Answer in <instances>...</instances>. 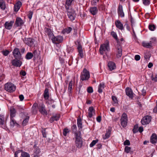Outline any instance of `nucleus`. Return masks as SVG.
Here are the masks:
<instances>
[{
    "mask_svg": "<svg viewBox=\"0 0 157 157\" xmlns=\"http://www.w3.org/2000/svg\"><path fill=\"white\" fill-rule=\"evenodd\" d=\"M131 148L127 146H125L124 148V151L127 153H129L130 152H131Z\"/></svg>",
    "mask_w": 157,
    "mask_h": 157,
    "instance_id": "a18cd8bd",
    "label": "nucleus"
},
{
    "mask_svg": "<svg viewBox=\"0 0 157 157\" xmlns=\"http://www.w3.org/2000/svg\"><path fill=\"white\" fill-rule=\"evenodd\" d=\"M74 0H67L66 1L65 7L67 10L72 9L71 4Z\"/></svg>",
    "mask_w": 157,
    "mask_h": 157,
    "instance_id": "f3484780",
    "label": "nucleus"
},
{
    "mask_svg": "<svg viewBox=\"0 0 157 157\" xmlns=\"http://www.w3.org/2000/svg\"><path fill=\"white\" fill-rule=\"evenodd\" d=\"M130 141L128 140H125L124 142V145L125 146L130 145Z\"/></svg>",
    "mask_w": 157,
    "mask_h": 157,
    "instance_id": "13d9d810",
    "label": "nucleus"
},
{
    "mask_svg": "<svg viewBox=\"0 0 157 157\" xmlns=\"http://www.w3.org/2000/svg\"><path fill=\"white\" fill-rule=\"evenodd\" d=\"M138 124H136L134 126V128L133 129V133H136L138 132Z\"/></svg>",
    "mask_w": 157,
    "mask_h": 157,
    "instance_id": "c03bdc74",
    "label": "nucleus"
},
{
    "mask_svg": "<svg viewBox=\"0 0 157 157\" xmlns=\"http://www.w3.org/2000/svg\"><path fill=\"white\" fill-rule=\"evenodd\" d=\"M45 128H43V130L42 131V133L43 136L44 137L46 138V132Z\"/></svg>",
    "mask_w": 157,
    "mask_h": 157,
    "instance_id": "603ef678",
    "label": "nucleus"
},
{
    "mask_svg": "<svg viewBox=\"0 0 157 157\" xmlns=\"http://www.w3.org/2000/svg\"><path fill=\"white\" fill-rule=\"evenodd\" d=\"M17 109H18L20 112H22L24 110V107L21 106L17 105L16 107Z\"/></svg>",
    "mask_w": 157,
    "mask_h": 157,
    "instance_id": "864d4df0",
    "label": "nucleus"
},
{
    "mask_svg": "<svg viewBox=\"0 0 157 157\" xmlns=\"http://www.w3.org/2000/svg\"><path fill=\"white\" fill-rule=\"evenodd\" d=\"M105 84L104 83H100L99 84L98 87H100L101 88H102L103 89L104 88Z\"/></svg>",
    "mask_w": 157,
    "mask_h": 157,
    "instance_id": "69168bd1",
    "label": "nucleus"
},
{
    "mask_svg": "<svg viewBox=\"0 0 157 157\" xmlns=\"http://www.w3.org/2000/svg\"><path fill=\"white\" fill-rule=\"evenodd\" d=\"M111 35L116 40L117 43H118L119 40L117 38L116 33L113 31H112L111 32Z\"/></svg>",
    "mask_w": 157,
    "mask_h": 157,
    "instance_id": "79ce46f5",
    "label": "nucleus"
},
{
    "mask_svg": "<svg viewBox=\"0 0 157 157\" xmlns=\"http://www.w3.org/2000/svg\"><path fill=\"white\" fill-rule=\"evenodd\" d=\"M151 78L152 81L155 82H157V75H156L154 77L153 75H152L151 76Z\"/></svg>",
    "mask_w": 157,
    "mask_h": 157,
    "instance_id": "4d7b16f0",
    "label": "nucleus"
},
{
    "mask_svg": "<svg viewBox=\"0 0 157 157\" xmlns=\"http://www.w3.org/2000/svg\"><path fill=\"white\" fill-rule=\"evenodd\" d=\"M13 54L15 59H21V56L19 48H15L13 50Z\"/></svg>",
    "mask_w": 157,
    "mask_h": 157,
    "instance_id": "423d86ee",
    "label": "nucleus"
},
{
    "mask_svg": "<svg viewBox=\"0 0 157 157\" xmlns=\"http://www.w3.org/2000/svg\"><path fill=\"white\" fill-rule=\"evenodd\" d=\"M87 91L88 93H92L93 92V89L92 87H89L87 89Z\"/></svg>",
    "mask_w": 157,
    "mask_h": 157,
    "instance_id": "bf43d9fd",
    "label": "nucleus"
},
{
    "mask_svg": "<svg viewBox=\"0 0 157 157\" xmlns=\"http://www.w3.org/2000/svg\"><path fill=\"white\" fill-rule=\"evenodd\" d=\"M10 117H14L16 114V109L13 108H11L10 109Z\"/></svg>",
    "mask_w": 157,
    "mask_h": 157,
    "instance_id": "7c9ffc66",
    "label": "nucleus"
},
{
    "mask_svg": "<svg viewBox=\"0 0 157 157\" xmlns=\"http://www.w3.org/2000/svg\"><path fill=\"white\" fill-rule=\"evenodd\" d=\"M127 121V115L125 113H123L121 119V124L123 128H125L126 126Z\"/></svg>",
    "mask_w": 157,
    "mask_h": 157,
    "instance_id": "20e7f679",
    "label": "nucleus"
},
{
    "mask_svg": "<svg viewBox=\"0 0 157 157\" xmlns=\"http://www.w3.org/2000/svg\"><path fill=\"white\" fill-rule=\"evenodd\" d=\"M22 6V3L20 1L17 2L14 5V10L15 12H17Z\"/></svg>",
    "mask_w": 157,
    "mask_h": 157,
    "instance_id": "5701e85b",
    "label": "nucleus"
},
{
    "mask_svg": "<svg viewBox=\"0 0 157 157\" xmlns=\"http://www.w3.org/2000/svg\"><path fill=\"white\" fill-rule=\"evenodd\" d=\"M77 125L79 129L82 128V120L80 117L79 118L78 117L77 119Z\"/></svg>",
    "mask_w": 157,
    "mask_h": 157,
    "instance_id": "58836bf2",
    "label": "nucleus"
},
{
    "mask_svg": "<svg viewBox=\"0 0 157 157\" xmlns=\"http://www.w3.org/2000/svg\"><path fill=\"white\" fill-rule=\"evenodd\" d=\"M88 111V115L87 116L91 118L95 114V110L93 106H91L89 107Z\"/></svg>",
    "mask_w": 157,
    "mask_h": 157,
    "instance_id": "a211bd4d",
    "label": "nucleus"
},
{
    "mask_svg": "<svg viewBox=\"0 0 157 157\" xmlns=\"http://www.w3.org/2000/svg\"><path fill=\"white\" fill-rule=\"evenodd\" d=\"M5 117L4 116L0 115V126L3 128H5V126L4 125Z\"/></svg>",
    "mask_w": 157,
    "mask_h": 157,
    "instance_id": "2f4dec72",
    "label": "nucleus"
},
{
    "mask_svg": "<svg viewBox=\"0 0 157 157\" xmlns=\"http://www.w3.org/2000/svg\"><path fill=\"white\" fill-rule=\"evenodd\" d=\"M9 51L7 50H6L4 51H3L2 52V53L3 55L5 56H7L9 54Z\"/></svg>",
    "mask_w": 157,
    "mask_h": 157,
    "instance_id": "680f3d73",
    "label": "nucleus"
},
{
    "mask_svg": "<svg viewBox=\"0 0 157 157\" xmlns=\"http://www.w3.org/2000/svg\"><path fill=\"white\" fill-rule=\"evenodd\" d=\"M67 11V16L70 20L71 21L74 20L76 16L75 11L72 9L69 10Z\"/></svg>",
    "mask_w": 157,
    "mask_h": 157,
    "instance_id": "39448f33",
    "label": "nucleus"
},
{
    "mask_svg": "<svg viewBox=\"0 0 157 157\" xmlns=\"http://www.w3.org/2000/svg\"><path fill=\"white\" fill-rule=\"evenodd\" d=\"M90 77L89 71L86 68H84L80 76L81 80L82 81L88 80Z\"/></svg>",
    "mask_w": 157,
    "mask_h": 157,
    "instance_id": "f257e3e1",
    "label": "nucleus"
},
{
    "mask_svg": "<svg viewBox=\"0 0 157 157\" xmlns=\"http://www.w3.org/2000/svg\"><path fill=\"white\" fill-rule=\"evenodd\" d=\"M109 43H107L102 45L99 49V51L101 54L103 55L104 52H106L109 50Z\"/></svg>",
    "mask_w": 157,
    "mask_h": 157,
    "instance_id": "7ed1b4c3",
    "label": "nucleus"
},
{
    "mask_svg": "<svg viewBox=\"0 0 157 157\" xmlns=\"http://www.w3.org/2000/svg\"><path fill=\"white\" fill-rule=\"evenodd\" d=\"M72 80L69 83L68 87V93L70 94L71 93V90L72 89Z\"/></svg>",
    "mask_w": 157,
    "mask_h": 157,
    "instance_id": "ea45409f",
    "label": "nucleus"
},
{
    "mask_svg": "<svg viewBox=\"0 0 157 157\" xmlns=\"http://www.w3.org/2000/svg\"><path fill=\"white\" fill-rule=\"evenodd\" d=\"M29 117H27L23 121L22 123V124L23 126H25L27 123H28L29 119Z\"/></svg>",
    "mask_w": 157,
    "mask_h": 157,
    "instance_id": "de8ad7c7",
    "label": "nucleus"
},
{
    "mask_svg": "<svg viewBox=\"0 0 157 157\" xmlns=\"http://www.w3.org/2000/svg\"><path fill=\"white\" fill-rule=\"evenodd\" d=\"M148 28L151 31H153L155 29V26L154 25H149Z\"/></svg>",
    "mask_w": 157,
    "mask_h": 157,
    "instance_id": "3c124183",
    "label": "nucleus"
},
{
    "mask_svg": "<svg viewBox=\"0 0 157 157\" xmlns=\"http://www.w3.org/2000/svg\"><path fill=\"white\" fill-rule=\"evenodd\" d=\"M115 25L117 28L121 30H123L124 29L123 24L119 20L115 22Z\"/></svg>",
    "mask_w": 157,
    "mask_h": 157,
    "instance_id": "c756f323",
    "label": "nucleus"
},
{
    "mask_svg": "<svg viewBox=\"0 0 157 157\" xmlns=\"http://www.w3.org/2000/svg\"><path fill=\"white\" fill-rule=\"evenodd\" d=\"M24 22L23 20L19 17H17L14 24V25H16L17 27H21L24 24Z\"/></svg>",
    "mask_w": 157,
    "mask_h": 157,
    "instance_id": "ddd939ff",
    "label": "nucleus"
},
{
    "mask_svg": "<svg viewBox=\"0 0 157 157\" xmlns=\"http://www.w3.org/2000/svg\"><path fill=\"white\" fill-rule=\"evenodd\" d=\"M108 66L109 70L112 71L115 69L116 68V65L113 62L109 61L108 64Z\"/></svg>",
    "mask_w": 157,
    "mask_h": 157,
    "instance_id": "b1692460",
    "label": "nucleus"
},
{
    "mask_svg": "<svg viewBox=\"0 0 157 157\" xmlns=\"http://www.w3.org/2000/svg\"><path fill=\"white\" fill-rule=\"evenodd\" d=\"M14 23V21H11L10 22L6 21L5 24V28L9 30L11 29Z\"/></svg>",
    "mask_w": 157,
    "mask_h": 157,
    "instance_id": "dca6fc26",
    "label": "nucleus"
},
{
    "mask_svg": "<svg viewBox=\"0 0 157 157\" xmlns=\"http://www.w3.org/2000/svg\"><path fill=\"white\" fill-rule=\"evenodd\" d=\"M12 65L15 67H20L21 66L22 62L19 59H15L12 60Z\"/></svg>",
    "mask_w": 157,
    "mask_h": 157,
    "instance_id": "f8f14e48",
    "label": "nucleus"
},
{
    "mask_svg": "<svg viewBox=\"0 0 157 157\" xmlns=\"http://www.w3.org/2000/svg\"><path fill=\"white\" fill-rule=\"evenodd\" d=\"M117 58H119L121 57L122 55V48L121 46L120 45L117 46Z\"/></svg>",
    "mask_w": 157,
    "mask_h": 157,
    "instance_id": "4be33fe9",
    "label": "nucleus"
},
{
    "mask_svg": "<svg viewBox=\"0 0 157 157\" xmlns=\"http://www.w3.org/2000/svg\"><path fill=\"white\" fill-rule=\"evenodd\" d=\"M33 57V53L30 52H28L25 56V58L27 59H30Z\"/></svg>",
    "mask_w": 157,
    "mask_h": 157,
    "instance_id": "4c0bfd02",
    "label": "nucleus"
},
{
    "mask_svg": "<svg viewBox=\"0 0 157 157\" xmlns=\"http://www.w3.org/2000/svg\"><path fill=\"white\" fill-rule=\"evenodd\" d=\"M5 89L6 91L12 93L15 91L16 86L11 83H7L5 85Z\"/></svg>",
    "mask_w": 157,
    "mask_h": 157,
    "instance_id": "f03ea898",
    "label": "nucleus"
},
{
    "mask_svg": "<svg viewBox=\"0 0 157 157\" xmlns=\"http://www.w3.org/2000/svg\"><path fill=\"white\" fill-rule=\"evenodd\" d=\"M21 151V152H19L17 154V156L19 155V154L21 153V156L22 157H30L29 154L27 152L23 151L21 150H18L17 151Z\"/></svg>",
    "mask_w": 157,
    "mask_h": 157,
    "instance_id": "c85d7f7f",
    "label": "nucleus"
},
{
    "mask_svg": "<svg viewBox=\"0 0 157 157\" xmlns=\"http://www.w3.org/2000/svg\"><path fill=\"white\" fill-rule=\"evenodd\" d=\"M35 40L34 39L28 38H25L24 42L29 46L30 47H32L33 46H34V42Z\"/></svg>",
    "mask_w": 157,
    "mask_h": 157,
    "instance_id": "9b49d317",
    "label": "nucleus"
},
{
    "mask_svg": "<svg viewBox=\"0 0 157 157\" xmlns=\"http://www.w3.org/2000/svg\"><path fill=\"white\" fill-rule=\"evenodd\" d=\"M143 3L146 6L150 4L149 0H143Z\"/></svg>",
    "mask_w": 157,
    "mask_h": 157,
    "instance_id": "6e6d98bb",
    "label": "nucleus"
},
{
    "mask_svg": "<svg viewBox=\"0 0 157 157\" xmlns=\"http://www.w3.org/2000/svg\"><path fill=\"white\" fill-rule=\"evenodd\" d=\"M45 32L48 36L49 38L52 40L54 35L51 30L49 29L46 28L45 29Z\"/></svg>",
    "mask_w": 157,
    "mask_h": 157,
    "instance_id": "6ab92c4d",
    "label": "nucleus"
},
{
    "mask_svg": "<svg viewBox=\"0 0 157 157\" xmlns=\"http://www.w3.org/2000/svg\"><path fill=\"white\" fill-rule=\"evenodd\" d=\"M75 137L76 138L75 143L76 146L78 148H80L82 147V144L81 137L79 135H78L77 134Z\"/></svg>",
    "mask_w": 157,
    "mask_h": 157,
    "instance_id": "6e6552de",
    "label": "nucleus"
},
{
    "mask_svg": "<svg viewBox=\"0 0 157 157\" xmlns=\"http://www.w3.org/2000/svg\"><path fill=\"white\" fill-rule=\"evenodd\" d=\"M40 152V150L38 147H35L34 153L32 155V157H39Z\"/></svg>",
    "mask_w": 157,
    "mask_h": 157,
    "instance_id": "aec40b11",
    "label": "nucleus"
},
{
    "mask_svg": "<svg viewBox=\"0 0 157 157\" xmlns=\"http://www.w3.org/2000/svg\"><path fill=\"white\" fill-rule=\"evenodd\" d=\"M98 11V10L96 7H91L90 9V12L93 15H95Z\"/></svg>",
    "mask_w": 157,
    "mask_h": 157,
    "instance_id": "473e14b6",
    "label": "nucleus"
},
{
    "mask_svg": "<svg viewBox=\"0 0 157 157\" xmlns=\"http://www.w3.org/2000/svg\"><path fill=\"white\" fill-rule=\"evenodd\" d=\"M111 131V130L110 129H108L106 131L105 136H103V137L104 140H105L109 138L110 136Z\"/></svg>",
    "mask_w": 157,
    "mask_h": 157,
    "instance_id": "72a5a7b5",
    "label": "nucleus"
},
{
    "mask_svg": "<svg viewBox=\"0 0 157 157\" xmlns=\"http://www.w3.org/2000/svg\"><path fill=\"white\" fill-rule=\"evenodd\" d=\"M151 119V116H146L143 117L141 120V123L142 125H145L150 123Z\"/></svg>",
    "mask_w": 157,
    "mask_h": 157,
    "instance_id": "1a4fd4ad",
    "label": "nucleus"
},
{
    "mask_svg": "<svg viewBox=\"0 0 157 157\" xmlns=\"http://www.w3.org/2000/svg\"><path fill=\"white\" fill-rule=\"evenodd\" d=\"M33 54L34 58H37L38 57V54L37 50H35L33 52Z\"/></svg>",
    "mask_w": 157,
    "mask_h": 157,
    "instance_id": "49530a36",
    "label": "nucleus"
},
{
    "mask_svg": "<svg viewBox=\"0 0 157 157\" xmlns=\"http://www.w3.org/2000/svg\"><path fill=\"white\" fill-rule=\"evenodd\" d=\"M78 46L77 48L79 53L78 54L79 55L80 57L82 58L83 57V51L82 49V47L79 42H78Z\"/></svg>",
    "mask_w": 157,
    "mask_h": 157,
    "instance_id": "393cba45",
    "label": "nucleus"
},
{
    "mask_svg": "<svg viewBox=\"0 0 157 157\" xmlns=\"http://www.w3.org/2000/svg\"><path fill=\"white\" fill-rule=\"evenodd\" d=\"M0 7L3 10H5L6 8L5 2L3 0H0Z\"/></svg>",
    "mask_w": 157,
    "mask_h": 157,
    "instance_id": "c9c22d12",
    "label": "nucleus"
},
{
    "mask_svg": "<svg viewBox=\"0 0 157 157\" xmlns=\"http://www.w3.org/2000/svg\"><path fill=\"white\" fill-rule=\"evenodd\" d=\"M117 13L118 15L121 17H124V14L123 11V7L122 5H119L117 9Z\"/></svg>",
    "mask_w": 157,
    "mask_h": 157,
    "instance_id": "2eb2a0df",
    "label": "nucleus"
},
{
    "mask_svg": "<svg viewBox=\"0 0 157 157\" xmlns=\"http://www.w3.org/2000/svg\"><path fill=\"white\" fill-rule=\"evenodd\" d=\"M72 130L74 132L75 136H76V134L79 135V133L77 132V126L76 124H74L71 127Z\"/></svg>",
    "mask_w": 157,
    "mask_h": 157,
    "instance_id": "e433bc0d",
    "label": "nucleus"
},
{
    "mask_svg": "<svg viewBox=\"0 0 157 157\" xmlns=\"http://www.w3.org/2000/svg\"><path fill=\"white\" fill-rule=\"evenodd\" d=\"M74 50V48L72 47H68L67 48V50L68 53L72 52Z\"/></svg>",
    "mask_w": 157,
    "mask_h": 157,
    "instance_id": "09e8293b",
    "label": "nucleus"
},
{
    "mask_svg": "<svg viewBox=\"0 0 157 157\" xmlns=\"http://www.w3.org/2000/svg\"><path fill=\"white\" fill-rule=\"evenodd\" d=\"M68 132V129L67 128H65L63 130V133L64 136H66L67 133Z\"/></svg>",
    "mask_w": 157,
    "mask_h": 157,
    "instance_id": "e2e57ef3",
    "label": "nucleus"
},
{
    "mask_svg": "<svg viewBox=\"0 0 157 157\" xmlns=\"http://www.w3.org/2000/svg\"><path fill=\"white\" fill-rule=\"evenodd\" d=\"M150 142L152 144L157 143V136L155 133H153L150 138Z\"/></svg>",
    "mask_w": 157,
    "mask_h": 157,
    "instance_id": "412c9836",
    "label": "nucleus"
},
{
    "mask_svg": "<svg viewBox=\"0 0 157 157\" xmlns=\"http://www.w3.org/2000/svg\"><path fill=\"white\" fill-rule=\"evenodd\" d=\"M126 94L129 97L132 99L133 98V93L132 89L129 87H127L125 89Z\"/></svg>",
    "mask_w": 157,
    "mask_h": 157,
    "instance_id": "4468645a",
    "label": "nucleus"
},
{
    "mask_svg": "<svg viewBox=\"0 0 157 157\" xmlns=\"http://www.w3.org/2000/svg\"><path fill=\"white\" fill-rule=\"evenodd\" d=\"M20 74L21 75H22L23 76H25L26 75V73L25 71H24L23 70L21 71Z\"/></svg>",
    "mask_w": 157,
    "mask_h": 157,
    "instance_id": "774afa93",
    "label": "nucleus"
},
{
    "mask_svg": "<svg viewBox=\"0 0 157 157\" xmlns=\"http://www.w3.org/2000/svg\"><path fill=\"white\" fill-rule=\"evenodd\" d=\"M63 37L61 36H58L55 37L54 36L52 39V42L54 44H57L61 43L63 40Z\"/></svg>",
    "mask_w": 157,
    "mask_h": 157,
    "instance_id": "0eeeda50",
    "label": "nucleus"
},
{
    "mask_svg": "<svg viewBox=\"0 0 157 157\" xmlns=\"http://www.w3.org/2000/svg\"><path fill=\"white\" fill-rule=\"evenodd\" d=\"M112 98L115 104H118V101L116 97L115 96H112Z\"/></svg>",
    "mask_w": 157,
    "mask_h": 157,
    "instance_id": "5fc2aeb1",
    "label": "nucleus"
},
{
    "mask_svg": "<svg viewBox=\"0 0 157 157\" xmlns=\"http://www.w3.org/2000/svg\"><path fill=\"white\" fill-rule=\"evenodd\" d=\"M10 125L13 126H14L15 124H17L16 122V121L14 119L13 117H10Z\"/></svg>",
    "mask_w": 157,
    "mask_h": 157,
    "instance_id": "37998d69",
    "label": "nucleus"
},
{
    "mask_svg": "<svg viewBox=\"0 0 157 157\" xmlns=\"http://www.w3.org/2000/svg\"><path fill=\"white\" fill-rule=\"evenodd\" d=\"M45 105L44 104H39L38 106V108L39 109V111L42 114L47 115L48 113L45 109Z\"/></svg>",
    "mask_w": 157,
    "mask_h": 157,
    "instance_id": "9d476101",
    "label": "nucleus"
},
{
    "mask_svg": "<svg viewBox=\"0 0 157 157\" xmlns=\"http://www.w3.org/2000/svg\"><path fill=\"white\" fill-rule=\"evenodd\" d=\"M72 30V28L70 27H69L67 28H66L64 29L63 31V32L64 33H69Z\"/></svg>",
    "mask_w": 157,
    "mask_h": 157,
    "instance_id": "a19ab883",
    "label": "nucleus"
},
{
    "mask_svg": "<svg viewBox=\"0 0 157 157\" xmlns=\"http://www.w3.org/2000/svg\"><path fill=\"white\" fill-rule=\"evenodd\" d=\"M152 43L151 41H150L149 43H146L143 42L142 43V45L143 47L149 48L151 47Z\"/></svg>",
    "mask_w": 157,
    "mask_h": 157,
    "instance_id": "f704fd0d",
    "label": "nucleus"
},
{
    "mask_svg": "<svg viewBox=\"0 0 157 157\" xmlns=\"http://www.w3.org/2000/svg\"><path fill=\"white\" fill-rule=\"evenodd\" d=\"M140 58V56L139 55H136L135 56V59L136 61L139 60Z\"/></svg>",
    "mask_w": 157,
    "mask_h": 157,
    "instance_id": "0e129e2a",
    "label": "nucleus"
},
{
    "mask_svg": "<svg viewBox=\"0 0 157 157\" xmlns=\"http://www.w3.org/2000/svg\"><path fill=\"white\" fill-rule=\"evenodd\" d=\"M98 141V140H93L90 144V147H92L94 146Z\"/></svg>",
    "mask_w": 157,
    "mask_h": 157,
    "instance_id": "8fccbe9b",
    "label": "nucleus"
},
{
    "mask_svg": "<svg viewBox=\"0 0 157 157\" xmlns=\"http://www.w3.org/2000/svg\"><path fill=\"white\" fill-rule=\"evenodd\" d=\"M33 14V12L31 11H29L28 14V17L30 19H31L32 18V15Z\"/></svg>",
    "mask_w": 157,
    "mask_h": 157,
    "instance_id": "052dcab7",
    "label": "nucleus"
},
{
    "mask_svg": "<svg viewBox=\"0 0 157 157\" xmlns=\"http://www.w3.org/2000/svg\"><path fill=\"white\" fill-rule=\"evenodd\" d=\"M97 121L98 122H100L101 121V116H98L96 118Z\"/></svg>",
    "mask_w": 157,
    "mask_h": 157,
    "instance_id": "338daca9",
    "label": "nucleus"
},
{
    "mask_svg": "<svg viewBox=\"0 0 157 157\" xmlns=\"http://www.w3.org/2000/svg\"><path fill=\"white\" fill-rule=\"evenodd\" d=\"M60 118V116L58 114H56L52 116L50 119V121L52 123L54 121H57Z\"/></svg>",
    "mask_w": 157,
    "mask_h": 157,
    "instance_id": "a878e982",
    "label": "nucleus"
},
{
    "mask_svg": "<svg viewBox=\"0 0 157 157\" xmlns=\"http://www.w3.org/2000/svg\"><path fill=\"white\" fill-rule=\"evenodd\" d=\"M38 104L37 103H35L33 105L32 110L33 113L34 114H36L37 112Z\"/></svg>",
    "mask_w": 157,
    "mask_h": 157,
    "instance_id": "bb28decb",
    "label": "nucleus"
},
{
    "mask_svg": "<svg viewBox=\"0 0 157 157\" xmlns=\"http://www.w3.org/2000/svg\"><path fill=\"white\" fill-rule=\"evenodd\" d=\"M44 98L45 100H47L49 98V90L48 88H46L43 94Z\"/></svg>",
    "mask_w": 157,
    "mask_h": 157,
    "instance_id": "cd10ccee",
    "label": "nucleus"
}]
</instances>
